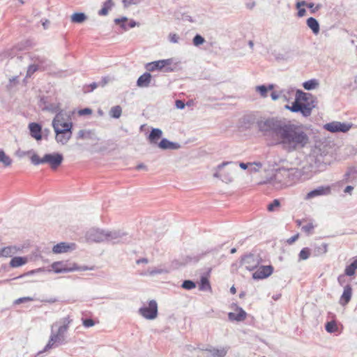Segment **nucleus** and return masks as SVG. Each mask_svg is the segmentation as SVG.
<instances>
[{
	"instance_id": "nucleus-1",
	"label": "nucleus",
	"mask_w": 357,
	"mask_h": 357,
	"mask_svg": "<svg viewBox=\"0 0 357 357\" xmlns=\"http://www.w3.org/2000/svg\"><path fill=\"white\" fill-rule=\"evenodd\" d=\"M258 130L272 139L287 152L300 151L310 144V135L301 125L278 118H267L257 122Z\"/></svg>"
},
{
	"instance_id": "nucleus-2",
	"label": "nucleus",
	"mask_w": 357,
	"mask_h": 357,
	"mask_svg": "<svg viewBox=\"0 0 357 357\" xmlns=\"http://www.w3.org/2000/svg\"><path fill=\"white\" fill-rule=\"evenodd\" d=\"M312 98L310 93L298 90L292 105H286L285 108L292 112H301L303 116L307 117L311 115L312 110L314 107L313 101L310 102Z\"/></svg>"
},
{
	"instance_id": "nucleus-3",
	"label": "nucleus",
	"mask_w": 357,
	"mask_h": 357,
	"mask_svg": "<svg viewBox=\"0 0 357 357\" xmlns=\"http://www.w3.org/2000/svg\"><path fill=\"white\" fill-rule=\"evenodd\" d=\"M328 155L325 151H321L320 148L315 147L312 153L309 156L310 169H308L310 174L317 171H323L326 167L327 165L330 163Z\"/></svg>"
},
{
	"instance_id": "nucleus-4",
	"label": "nucleus",
	"mask_w": 357,
	"mask_h": 357,
	"mask_svg": "<svg viewBox=\"0 0 357 357\" xmlns=\"http://www.w3.org/2000/svg\"><path fill=\"white\" fill-rule=\"evenodd\" d=\"M237 169L236 162H223L216 167L213 177L220 178L226 183H231Z\"/></svg>"
},
{
	"instance_id": "nucleus-5",
	"label": "nucleus",
	"mask_w": 357,
	"mask_h": 357,
	"mask_svg": "<svg viewBox=\"0 0 357 357\" xmlns=\"http://www.w3.org/2000/svg\"><path fill=\"white\" fill-rule=\"evenodd\" d=\"M63 157L59 153L45 154L42 158L33 153L31 157V161L34 165L48 164L52 169H56L62 163Z\"/></svg>"
},
{
	"instance_id": "nucleus-6",
	"label": "nucleus",
	"mask_w": 357,
	"mask_h": 357,
	"mask_svg": "<svg viewBox=\"0 0 357 357\" xmlns=\"http://www.w3.org/2000/svg\"><path fill=\"white\" fill-rule=\"evenodd\" d=\"M287 176L286 168L281 167L275 172L273 177L261 182L260 184L269 183L275 189H282L290 185Z\"/></svg>"
},
{
	"instance_id": "nucleus-7",
	"label": "nucleus",
	"mask_w": 357,
	"mask_h": 357,
	"mask_svg": "<svg viewBox=\"0 0 357 357\" xmlns=\"http://www.w3.org/2000/svg\"><path fill=\"white\" fill-rule=\"evenodd\" d=\"M52 271L56 273H64L75 271H87L92 270V268L87 266L79 267L75 263H69L68 261H56L52 266Z\"/></svg>"
},
{
	"instance_id": "nucleus-8",
	"label": "nucleus",
	"mask_w": 357,
	"mask_h": 357,
	"mask_svg": "<svg viewBox=\"0 0 357 357\" xmlns=\"http://www.w3.org/2000/svg\"><path fill=\"white\" fill-rule=\"evenodd\" d=\"M66 333L67 332L59 328H58L56 332H54L52 330L49 341L46 346L45 347L44 349L42 351H40V353L46 352L50 350L51 349L57 347L59 344H66L67 342L66 336Z\"/></svg>"
},
{
	"instance_id": "nucleus-9",
	"label": "nucleus",
	"mask_w": 357,
	"mask_h": 357,
	"mask_svg": "<svg viewBox=\"0 0 357 357\" xmlns=\"http://www.w3.org/2000/svg\"><path fill=\"white\" fill-rule=\"evenodd\" d=\"M310 166H303L301 169L298 168H286V172L288 174L287 177L289 179V182L290 185L293 183L296 182L299 179H306L312 176L310 174L308 169H310Z\"/></svg>"
},
{
	"instance_id": "nucleus-10",
	"label": "nucleus",
	"mask_w": 357,
	"mask_h": 357,
	"mask_svg": "<svg viewBox=\"0 0 357 357\" xmlns=\"http://www.w3.org/2000/svg\"><path fill=\"white\" fill-rule=\"evenodd\" d=\"M52 126L56 134H64L66 132H72V122H64L63 115L59 112L56 114L52 121Z\"/></svg>"
},
{
	"instance_id": "nucleus-11",
	"label": "nucleus",
	"mask_w": 357,
	"mask_h": 357,
	"mask_svg": "<svg viewBox=\"0 0 357 357\" xmlns=\"http://www.w3.org/2000/svg\"><path fill=\"white\" fill-rule=\"evenodd\" d=\"M139 314L147 319H154L158 316V304L155 301L151 300L148 306H144L139 310Z\"/></svg>"
},
{
	"instance_id": "nucleus-12",
	"label": "nucleus",
	"mask_w": 357,
	"mask_h": 357,
	"mask_svg": "<svg viewBox=\"0 0 357 357\" xmlns=\"http://www.w3.org/2000/svg\"><path fill=\"white\" fill-rule=\"evenodd\" d=\"M172 63V59L158 60L153 62L148 63L146 65V69L148 71H154L156 70H162V68L167 67L165 70V72H172L173 69L172 68L167 67L168 66Z\"/></svg>"
},
{
	"instance_id": "nucleus-13",
	"label": "nucleus",
	"mask_w": 357,
	"mask_h": 357,
	"mask_svg": "<svg viewBox=\"0 0 357 357\" xmlns=\"http://www.w3.org/2000/svg\"><path fill=\"white\" fill-rule=\"evenodd\" d=\"M126 234L120 230H105V241L119 243L122 242Z\"/></svg>"
},
{
	"instance_id": "nucleus-14",
	"label": "nucleus",
	"mask_w": 357,
	"mask_h": 357,
	"mask_svg": "<svg viewBox=\"0 0 357 357\" xmlns=\"http://www.w3.org/2000/svg\"><path fill=\"white\" fill-rule=\"evenodd\" d=\"M351 124L341 123L339 121H333L324 125V128L331 132H346L351 128Z\"/></svg>"
},
{
	"instance_id": "nucleus-15",
	"label": "nucleus",
	"mask_w": 357,
	"mask_h": 357,
	"mask_svg": "<svg viewBox=\"0 0 357 357\" xmlns=\"http://www.w3.org/2000/svg\"><path fill=\"white\" fill-rule=\"evenodd\" d=\"M105 230L91 228L87 231L86 238L89 241L96 243L103 242L105 241Z\"/></svg>"
},
{
	"instance_id": "nucleus-16",
	"label": "nucleus",
	"mask_w": 357,
	"mask_h": 357,
	"mask_svg": "<svg viewBox=\"0 0 357 357\" xmlns=\"http://www.w3.org/2000/svg\"><path fill=\"white\" fill-rule=\"evenodd\" d=\"M331 188L330 185H321L309 192L306 196L305 199H310L316 197L327 196L331 195Z\"/></svg>"
},
{
	"instance_id": "nucleus-17",
	"label": "nucleus",
	"mask_w": 357,
	"mask_h": 357,
	"mask_svg": "<svg viewBox=\"0 0 357 357\" xmlns=\"http://www.w3.org/2000/svg\"><path fill=\"white\" fill-rule=\"evenodd\" d=\"M273 271L272 266H261L259 267L255 272L252 274V278L255 280H261L270 276Z\"/></svg>"
},
{
	"instance_id": "nucleus-18",
	"label": "nucleus",
	"mask_w": 357,
	"mask_h": 357,
	"mask_svg": "<svg viewBox=\"0 0 357 357\" xmlns=\"http://www.w3.org/2000/svg\"><path fill=\"white\" fill-rule=\"evenodd\" d=\"M77 139H89L93 142H97L100 139L93 130H80L77 132Z\"/></svg>"
},
{
	"instance_id": "nucleus-19",
	"label": "nucleus",
	"mask_w": 357,
	"mask_h": 357,
	"mask_svg": "<svg viewBox=\"0 0 357 357\" xmlns=\"http://www.w3.org/2000/svg\"><path fill=\"white\" fill-rule=\"evenodd\" d=\"M158 146L162 150H178L181 148V144L178 142H170L166 138H163L158 143Z\"/></svg>"
},
{
	"instance_id": "nucleus-20",
	"label": "nucleus",
	"mask_w": 357,
	"mask_h": 357,
	"mask_svg": "<svg viewBox=\"0 0 357 357\" xmlns=\"http://www.w3.org/2000/svg\"><path fill=\"white\" fill-rule=\"evenodd\" d=\"M31 136L36 140L42 139L41 130L42 127L37 123H31L29 125Z\"/></svg>"
},
{
	"instance_id": "nucleus-21",
	"label": "nucleus",
	"mask_w": 357,
	"mask_h": 357,
	"mask_svg": "<svg viewBox=\"0 0 357 357\" xmlns=\"http://www.w3.org/2000/svg\"><path fill=\"white\" fill-rule=\"evenodd\" d=\"M202 350L208 351L213 357H225L227 353V349L225 347L215 348L210 346Z\"/></svg>"
},
{
	"instance_id": "nucleus-22",
	"label": "nucleus",
	"mask_w": 357,
	"mask_h": 357,
	"mask_svg": "<svg viewBox=\"0 0 357 357\" xmlns=\"http://www.w3.org/2000/svg\"><path fill=\"white\" fill-rule=\"evenodd\" d=\"M162 136V131L159 128H153L147 139L151 144H158V140Z\"/></svg>"
},
{
	"instance_id": "nucleus-23",
	"label": "nucleus",
	"mask_w": 357,
	"mask_h": 357,
	"mask_svg": "<svg viewBox=\"0 0 357 357\" xmlns=\"http://www.w3.org/2000/svg\"><path fill=\"white\" fill-rule=\"evenodd\" d=\"M237 312H229L228 317L231 321H242L246 318V312L241 307H237Z\"/></svg>"
},
{
	"instance_id": "nucleus-24",
	"label": "nucleus",
	"mask_w": 357,
	"mask_h": 357,
	"mask_svg": "<svg viewBox=\"0 0 357 357\" xmlns=\"http://www.w3.org/2000/svg\"><path fill=\"white\" fill-rule=\"evenodd\" d=\"M352 295V288L351 285L347 284L344 288V291L342 294L340 303L341 305H347L351 300Z\"/></svg>"
},
{
	"instance_id": "nucleus-25",
	"label": "nucleus",
	"mask_w": 357,
	"mask_h": 357,
	"mask_svg": "<svg viewBox=\"0 0 357 357\" xmlns=\"http://www.w3.org/2000/svg\"><path fill=\"white\" fill-rule=\"evenodd\" d=\"M151 77L152 76L149 73H144L138 78L137 85L142 88L148 87L151 83Z\"/></svg>"
},
{
	"instance_id": "nucleus-26",
	"label": "nucleus",
	"mask_w": 357,
	"mask_h": 357,
	"mask_svg": "<svg viewBox=\"0 0 357 357\" xmlns=\"http://www.w3.org/2000/svg\"><path fill=\"white\" fill-rule=\"evenodd\" d=\"M243 264L246 265V268L252 270L259 264V260L253 255L246 256L243 259Z\"/></svg>"
},
{
	"instance_id": "nucleus-27",
	"label": "nucleus",
	"mask_w": 357,
	"mask_h": 357,
	"mask_svg": "<svg viewBox=\"0 0 357 357\" xmlns=\"http://www.w3.org/2000/svg\"><path fill=\"white\" fill-rule=\"evenodd\" d=\"M307 25L314 34H317L319 32V24L315 18L309 17L307 20Z\"/></svg>"
},
{
	"instance_id": "nucleus-28",
	"label": "nucleus",
	"mask_w": 357,
	"mask_h": 357,
	"mask_svg": "<svg viewBox=\"0 0 357 357\" xmlns=\"http://www.w3.org/2000/svg\"><path fill=\"white\" fill-rule=\"evenodd\" d=\"M114 6V3L112 0H106L103 3L102 8L98 11V15L101 16H105L108 14L109 10H111Z\"/></svg>"
},
{
	"instance_id": "nucleus-29",
	"label": "nucleus",
	"mask_w": 357,
	"mask_h": 357,
	"mask_svg": "<svg viewBox=\"0 0 357 357\" xmlns=\"http://www.w3.org/2000/svg\"><path fill=\"white\" fill-rule=\"evenodd\" d=\"M0 163L4 167H10L13 163V160L2 149H0Z\"/></svg>"
},
{
	"instance_id": "nucleus-30",
	"label": "nucleus",
	"mask_w": 357,
	"mask_h": 357,
	"mask_svg": "<svg viewBox=\"0 0 357 357\" xmlns=\"http://www.w3.org/2000/svg\"><path fill=\"white\" fill-rule=\"evenodd\" d=\"M70 246L66 243H60L54 245L52 248V252L54 253H63L67 252L70 250Z\"/></svg>"
},
{
	"instance_id": "nucleus-31",
	"label": "nucleus",
	"mask_w": 357,
	"mask_h": 357,
	"mask_svg": "<svg viewBox=\"0 0 357 357\" xmlns=\"http://www.w3.org/2000/svg\"><path fill=\"white\" fill-rule=\"evenodd\" d=\"M87 16L84 13H75L70 16V20L73 23L81 24L86 21Z\"/></svg>"
},
{
	"instance_id": "nucleus-32",
	"label": "nucleus",
	"mask_w": 357,
	"mask_h": 357,
	"mask_svg": "<svg viewBox=\"0 0 357 357\" xmlns=\"http://www.w3.org/2000/svg\"><path fill=\"white\" fill-rule=\"evenodd\" d=\"M72 137V132H66L64 133V134H56V136H55V139L56 141L58 142V143H60L63 145L66 144L68 143V142L69 141V139L71 138Z\"/></svg>"
},
{
	"instance_id": "nucleus-33",
	"label": "nucleus",
	"mask_w": 357,
	"mask_h": 357,
	"mask_svg": "<svg viewBox=\"0 0 357 357\" xmlns=\"http://www.w3.org/2000/svg\"><path fill=\"white\" fill-rule=\"evenodd\" d=\"M17 252V248L15 246H8L3 248L0 251V256L4 257H9Z\"/></svg>"
},
{
	"instance_id": "nucleus-34",
	"label": "nucleus",
	"mask_w": 357,
	"mask_h": 357,
	"mask_svg": "<svg viewBox=\"0 0 357 357\" xmlns=\"http://www.w3.org/2000/svg\"><path fill=\"white\" fill-rule=\"evenodd\" d=\"M27 262V259L26 257H13L10 262V266L11 267H19Z\"/></svg>"
},
{
	"instance_id": "nucleus-35",
	"label": "nucleus",
	"mask_w": 357,
	"mask_h": 357,
	"mask_svg": "<svg viewBox=\"0 0 357 357\" xmlns=\"http://www.w3.org/2000/svg\"><path fill=\"white\" fill-rule=\"evenodd\" d=\"M109 114L112 118L119 119L121 116L122 108L119 105L114 106L110 109Z\"/></svg>"
},
{
	"instance_id": "nucleus-36",
	"label": "nucleus",
	"mask_w": 357,
	"mask_h": 357,
	"mask_svg": "<svg viewBox=\"0 0 357 357\" xmlns=\"http://www.w3.org/2000/svg\"><path fill=\"white\" fill-rule=\"evenodd\" d=\"M199 289L201 291H211V287L208 280L206 277H202L199 285Z\"/></svg>"
},
{
	"instance_id": "nucleus-37",
	"label": "nucleus",
	"mask_w": 357,
	"mask_h": 357,
	"mask_svg": "<svg viewBox=\"0 0 357 357\" xmlns=\"http://www.w3.org/2000/svg\"><path fill=\"white\" fill-rule=\"evenodd\" d=\"M319 85V82L317 79H310V80H308V81H306L303 84V86L304 87L305 89L306 90H312V89H315L317 86H318Z\"/></svg>"
},
{
	"instance_id": "nucleus-38",
	"label": "nucleus",
	"mask_w": 357,
	"mask_h": 357,
	"mask_svg": "<svg viewBox=\"0 0 357 357\" xmlns=\"http://www.w3.org/2000/svg\"><path fill=\"white\" fill-rule=\"evenodd\" d=\"M71 322L72 319L69 316L64 317L60 320L61 326L59 328L67 332Z\"/></svg>"
},
{
	"instance_id": "nucleus-39",
	"label": "nucleus",
	"mask_w": 357,
	"mask_h": 357,
	"mask_svg": "<svg viewBox=\"0 0 357 357\" xmlns=\"http://www.w3.org/2000/svg\"><path fill=\"white\" fill-rule=\"evenodd\" d=\"M256 91L259 92L260 96L263 98L268 96V89L265 85L257 86L255 88Z\"/></svg>"
},
{
	"instance_id": "nucleus-40",
	"label": "nucleus",
	"mask_w": 357,
	"mask_h": 357,
	"mask_svg": "<svg viewBox=\"0 0 357 357\" xmlns=\"http://www.w3.org/2000/svg\"><path fill=\"white\" fill-rule=\"evenodd\" d=\"M182 288L188 290L194 289L196 287L195 283L189 280H184L181 285Z\"/></svg>"
},
{
	"instance_id": "nucleus-41",
	"label": "nucleus",
	"mask_w": 357,
	"mask_h": 357,
	"mask_svg": "<svg viewBox=\"0 0 357 357\" xmlns=\"http://www.w3.org/2000/svg\"><path fill=\"white\" fill-rule=\"evenodd\" d=\"M310 255V249L307 248H305L299 253V259L300 260H305L309 258Z\"/></svg>"
},
{
	"instance_id": "nucleus-42",
	"label": "nucleus",
	"mask_w": 357,
	"mask_h": 357,
	"mask_svg": "<svg viewBox=\"0 0 357 357\" xmlns=\"http://www.w3.org/2000/svg\"><path fill=\"white\" fill-rule=\"evenodd\" d=\"M128 20V18L126 17H123L121 18H116L114 20V22L116 24H120L121 25V27L126 31L128 29V27L126 26V24H125V22Z\"/></svg>"
},
{
	"instance_id": "nucleus-43",
	"label": "nucleus",
	"mask_w": 357,
	"mask_h": 357,
	"mask_svg": "<svg viewBox=\"0 0 357 357\" xmlns=\"http://www.w3.org/2000/svg\"><path fill=\"white\" fill-rule=\"evenodd\" d=\"M262 165L260 162H253L250 164L249 171L252 172H257L261 168Z\"/></svg>"
},
{
	"instance_id": "nucleus-44",
	"label": "nucleus",
	"mask_w": 357,
	"mask_h": 357,
	"mask_svg": "<svg viewBox=\"0 0 357 357\" xmlns=\"http://www.w3.org/2000/svg\"><path fill=\"white\" fill-rule=\"evenodd\" d=\"M205 42V39L199 34H197L193 38V44L195 46L202 45Z\"/></svg>"
},
{
	"instance_id": "nucleus-45",
	"label": "nucleus",
	"mask_w": 357,
	"mask_h": 357,
	"mask_svg": "<svg viewBox=\"0 0 357 357\" xmlns=\"http://www.w3.org/2000/svg\"><path fill=\"white\" fill-rule=\"evenodd\" d=\"M337 329V327L335 322L330 321L326 324V330L328 333H333Z\"/></svg>"
},
{
	"instance_id": "nucleus-46",
	"label": "nucleus",
	"mask_w": 357,
	"mask_h": 357,
	"mask_svg": "<svg viewBox=\"0 0 357 357\" xmlns=\"http://www.w3.org/2000/svg\"><path fill=\"white\" fill-rule=\"evenodd\" d=\"M168 271L163 268H153L149 271V275H154L156 274H162V273H166Z\"/></svg>"
},
{
	"instance_id": "nucleus-47",
	"label": "nucleus",
	"mask_w": 357,
	"mask_h": 357,
	"mask_svg": "<svg viewBox=\"0 0 357 357\" xmlns=\"http://www.w3.org/2000/svg\"><path fill=\"white\" fill-rule=\"evenodd\" d=\"M356 271V268H354V266H351V264L349 266L346 267L344 271L345 275L348 276H352L355 274Z\"/></svg>"
},
{
	"instance_id": "nucleus-48",
	"label": "nucleus",
	"mask_w": 357,
	"mask_h": 357,
	"mask_svg": "<svg viewBox=\"0 0 357 357\" xmlns=\"http://www.w3.org/2000/svg\"><path fill=\"white\" fill-rule=\"evenodd\" d=\"M313 229H314V225L311 222H309L302 227V230L307 234H310L312 231Z\"/></svg>"
},
{
	"instance_id": "nucleus-49",
	"label": "nucleus",
	"mask_w": 357,
	"mask_h": 357,
	"mask_svg": "<svg viewBox=\"0 0 357 357\" xmlns=\"http://www.w3.org/2000/svg\"><path fill=\"white\" fill-rule=\"evenodd\" d=\"M38 70V66L36 65H31L29 66L26 77H31L36 70Z\"/></svg>"
},
{
	"instance_id": "nucleus-50",
	"label": "nucleus",
	"mask_w": 357,
	"mask_h": 357,
	"mask_svg": "<svg viewBox=\"0 0 357 357\" xmlns=\"http://www.w3.org/2000/svg\"><path fill=\"white\" fill-rule=\"evenodd\" d=\"M33 301V298L32 297L27 296V297L20 298L15 300L14 303H15V304L18 305V304L22 303L24 302H26V301Z\"/></svg>"
},
{
	"instance_id": "nucleus-51",
	"label": "nucleus",
	"mask_w": 357,
	"mask_h": 357,
	"mask_svg": "<svg viewBox=\"0 0 357 357\" xmlns=\"http://www.w3.org/2000/svg\"><path fill=\"white\" fill-rule=\"evenodd\" d=\"M82 324L86 328H89V327L93 326L95 325L94 321L91 319H83Z\"/></svg>"
},
{
	"instance_id": "nucleus-52",
	"label": "nucleus",
	"mask_w": 357,
	"mask_h": 357,
	"mask_svg": "<svg viewBox=\"0 0 357 357\" xmlns=\"http://www.w3.org/2000/svg\"><path fill=\"white\" fill-rule=\"evenodd\" d=\"M169 40L171 43H177L179 40V36L176 33H169Z\"/></svg>"
},
{
	"instance_id": "nucleus-53",
	"label": "nucleus",
	"mask_w": 357,
	"mask_h": 357,
	"mask_svg": "<svg viewBox=\"0 0 357 357\" xmlns=\"http://www.w3.org/2000/svg\"><path fill=\"white\" fill-rule=\"evenodd\" d=\"M280 206V202L279 200L278 199H275L273 200V202L272 203H271L270 204H268V210L269 211H273L274 210V208L275 207H277V206Z\"/></svg>"
},
{
	"instance_id": "nucleus-54",
	"label": "nucleus",
	"mask_w": 357,
	"mask_h": 357,
	"mask_svg": "<svg viewBox=\"0 0 357 357\" xmlns=\"http://www.w3.org/2000/svg\"><path fill=\"white\" fill-rule=\"evenodd\" d=\"M92 113V110L89 108H84L83 109L79 110V114L80 115H87L91 114Z\"/></svg>"
},
{
	"instance_id": "nucleus-55",
	"label": "nucleus",
	"mask_w": 357,
	"mask_h": 357,
	"mask_svg": "<svg viewBox=\"0 0 357 357\" xmlns=\"http://www.w3.org/2000/svg\"><path fill=\"white\" fill-rule=\"evenodd\" d=\"M175 105H176V108L180 109H182L185 107V103L182 100H176Z\"/></svg>"
},
{
	"instance_id": "nucleus-56",
	"label": "nucleus",
	"mask_w": 357,
	"mask_h": 357,
	"mask_svg": "<svg viewBox=\"0 0 357 357\" xmlns=\"http://www.w3.org/2000/svg\"><path fill=\"white\" fill-rule=\"evenodd\" d=\"M31 153H34L33 150H30V151H22V152H17V155L20 158L22 157H24L25 155H30Z\"/></svg>"
},
{
	"instance_id": "nucleus-57",
	"label": "nucleus",
	"mask_w": 357,
	"mask_h": 357,
	"mask_svg": "<svg viewBox=\"0 0 357 357\" xmlns=\"http://www.w3.org/2000/svg\"><path fill=\"white\" fill-rule=\"evenodd\" d=\"M298 15L299 17H303V16H304V15H305V13H306V10H305V8H298Z\"/></svg>"
},
{
	"instance_id": "nucleus-58",
	"label": "nucleus",
	"mask_w": 357,
	"mask_h": 357,
	"mask_svg": "<svg viewBox=\"0 0 357 357\" xmlns=\"http://www.w3.org/2000/svg\"><path fill=\"white\" fill-rule=\"evenodd\" d=\"M123 3L125 8H128L132 3V1L131 0H123Z\"/></svg>"
},
{
	"instance_id": "nucleus-59",
	"label": "nucleus",
	"mask_w": 357,
	"mask_h": 357,
	"mask_svg": "<svg viewBox=\"0 0 357 357\" xmlns=\"http://www.w3.org/2000/svg\"><path fill=\"white\" fill-rule=\"evenodd\" d=\"M42 301L43 302H46V303H56L57 301V299L56 298H51L50 299L43 300Z\"/></svg>"
},
{
	"instance_id": "nucleus-60",
	"label": "nucleus",
	"mask_w": 357,
	"mask_h": 357,
	"mask_svg": "<svg viewBox=\"0 0 357 357\" xmlns=\"http://www.w3.org/2000/svg\"><path fill=\"white\" fill-rule=\"evenodd\" d=\"M307 4H308V3H307L305 1H302L298 2V3H296V8H301V6H307Z\"/></svg>"
},
{
	"instance_id": "nucleus-61",
	"label": "nucleus",
	"mask_w": 357,
	"mask_h": 357,
	"mask_svg": "<svg viewBox=\"0 0 357 357\" xmlns=\"http://www.w3.org/2000/svg\"><path fill=\"white\" fill-rule=\"evenodd\" d=\"M108 82H109V78L108 77H103L102 79L101 82H100V85L102 86H104L105 84H107L108 83Z\"/></svg>"
},
{
	"instance_id": "nucleus-62",
	"label": "nucleus",
	"mask_w": 357,
	"mask_h": 357,
	"mask_svg": "<svg viewBox=\"0 0 357 357\" xmlns=\"http://www.w3.org/2000/svg\"><path fill=\"white\" fill-rule=\"evenodd\" d=\"M98 84L96 82H93L92 84H91L89 87L91 88V89L89 91H93L94 89H96L97 87H98Z\"/></svg>"
},
{
	"instance_id": "nucleus-63",
	"label": "nucleus",
	"mask_w": 357,
	"mask_h": 357,
	"mask_svg": "<svg viewBox=\"0 0 357 357\" xmlns=\"http://www.w3.org/2000/svg\"><path fill=\"white\" fill-rule=\"evenodd\" d=\"M271 96L273 100H276L279 98V95L276 92H272Z\"/></svg>"
},
{
	"instance_id": "nucleus-64",
	"label": "nucleus",
	"mask_w": 357,
	"mask_h": 357,
	"mask_svg": "<svg viewBox=\"0 0 357 357\" xmlns=\"http://www.w3.org/2000/svg\"><path fill=\"white\" fill-rule=\"evenodd\" d=\"M354 188L351 186V185H348L344 189V192L346 193H351V191L353 190Z\"/></svg>"
}]
</instances>
